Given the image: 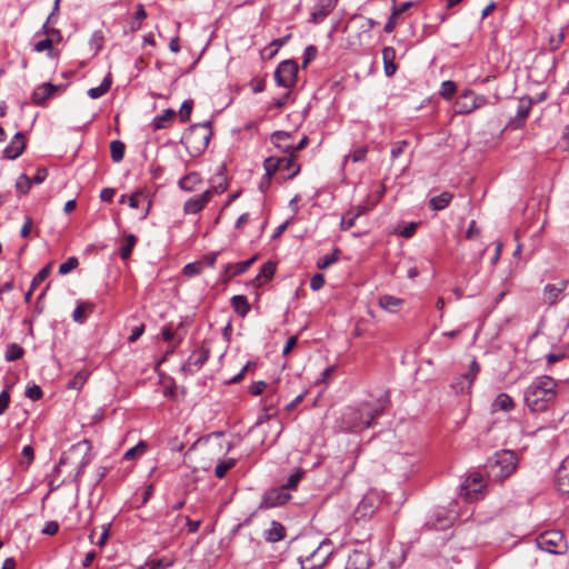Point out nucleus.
Masks as SVG:
<instances>
[{"label":"nucleus","mask_w":569,"mask_h":569,"mask_svg":"<svg viewBox=\"0 0 569 569\" xmlns=\"http://www.w3.org/2000/svg\"><path fill=\"white\" fill-rule=\"evenodd\" d=\"M559 383L549 376L536 377L523 390L525 406L531 412H545L556 401Z\"/></svg>","instance_id":"1"},{"label":"nucleus","mask_w":569,"mask_h":569,"mask_svg":"<svg viewBox=\"0 0 569 569\" xmlns=\"http://www.w3.org/2000/svg\"><path fill=\"white\" fill-rule=\"evenodd\" d=\"M381 402H362L348 407L341 415L340 429L346 432H360L372 427L375 419L383 412Z\"/></svg>","instance_id":"2"},{"label":"nucleus","mask_w":569,"mask_h":569,"mask_svg":"<svg viewBox=\"0 0 569 569\" xmlns=\"http://www.w3.org/2000/svg\"><path fill=\"white\" fill-rule=\"evenodd\" d=\"M517 468V457L510 450L496 452L486 463V472L495 481L508 478Z\"/></svg>","instance_id":"3"},{"label":"nucleus","mask_w":569,"mask_h":569,"mask_svg":"<svg viewBox=\"0 0 569 569\" xmlns=\"http://www.w3.org/2000/svg\"><path fill=\"white\" fill-rule=\"evenodd\" d=\"M211 136L210 122L197 123L188 129L182 137V141L188 149L199 153L208 147Z\"/></svg>","instance_id":"4"},{"label":"nucleus","mask_w":569,"mask_h":569,"mask_svg":"<svg viewBox=\"0 0 569 569\" xmlns=\"http://www.w3.org/2000/svg\"><path fill=\"white\" fill-rule=\"evenodd\" d=\"M332 555L329 542L322 541L315 549L298 557L300 569H322Z\"/></svg>","instance_id":"5"},{"label":"nucleus","mask_w":569,"mask_h":569,"mask_svg":"<svg viewBox=\"0 0 569 569\" xmlns=\"http://www.w3.org/2000/svg\"><path fill=\"white\" fill-rule=\"evenodd\" d=\"M537 547L551 555H565L568 551L567 540L560 530H547L536 538Z\"/></svg>","instance_id":"6"},{"label":"nucleus","mask_w":569,"mask_h":569,"mask_svg":"<svg viewBox=\"0 0 569 569\" xmlns=\"http://www.w3.org/2000/svg\"><path fill=\"white\" fill-rule=\"evenodd\" d=\"M487 102L488 99L485 96L476 94L471 90H466L456 99L455 108L457 113L468 114L486 106Z\"/></svg>","instance_id":"7"},{"label":"nucleus","mask_w":569,"mask_h":569,"mask_svg":"<svg viewBox=\"0 0 569 569\" xmlns=\"http://www.w3.org/2000/svg\"><path fill=\"white\" fill-rule=\"evenodd\" d=\"M298 64L293 60H284L274 71V80L278 86L290 89L295 86L298 76Z\"/></svg>","instance_id":"8"},{"label":"nucleus","mask_w":569,"mask_h":569,"mask_svg":"<svg viewBox=\"0 0 569 569\" xmlns=\"http://www.w3.org/2000/svg\"><path fill=\"white\" fill-rule=\"evenodd\" d=\"M371 558L363 543L357 545L349 553L346 561V569H369Z\"/></svg>","instance_id":"9"},{"label":"nucleus","mask_w":569,"mask_h":569,"mask_svg":"<svg viewBox=\"0 0 569 569\" xmlns=\"http://www.w3.org/2000/svg\"><path fill=\"white\" fill-rule=\"evenodd\" d=\"M480 372V366L476 359H472L469 370L459 376L452 383L451 388L456 393H463L471 389L478 373Z\"/></svg>","instance_id":"10"},{"label":"nucleus","mask_w":569,"mask_h":569,"mask_svg":"<svg viewBox=\"0 0 569 569\" xmlns=\"http://www.w3.org/2000/svg\"><path fill=\"white\" fill-rule=\"evenodd\" d=\"M209 357L210 351L208 348L200 347L196 349L183 363L182 371L189 375H194L204 366Z\"/></svg>","instance_id":"11"},{"label":"nucleus","mask_w":569,"mask_h":569,"mask_svg":"<svg viewBox=\"0 0 569 569\" xmlns=\"http://www.w3.org/2000/svg\"><path fill=\"white\" fill-rule=\"evenodd\" d=\"M216 192H218L216 189H208L201 194L189 198L183 203L184 214H196L202 211L203 208L210 202Z\"/></svg>","instance_id":"12"},{"label":"nucleus","mask_w":569,"mask_h":569,"mask_svg":"<svg viewBox=\"0 0 569 569\" xmlns=\"http://www.w3.org/2000/svg\"><path fill=\"white\" fill-rule=\"evenodd\" d=\"M78 455H82V457L78 463V470H77V475H76L77 477L83 472L84 468L91 462V460L93 458L92 452H91V445L89 441H87V440L80 441L70 448V451H69L70 457L78 456Z\"/></svg>","instance_id":"13"},{"label":"nucleus","mask_w":569,"mask_h":569,"mask_svg":"<svg viewBox=\"0 0 569 569\" xmlns=\"http://www.w3.org/2000/svg\"><path fill=\"white\" fill-rule=\"evenodd\" d=\"M291 496L281 487L267 491L261 500L260 508L270 509L284 505Z\"/></svg>","instance_id":"14"},{"label":"nucleus","mask_w":569,"mask_h":569,"mask_svg":"<svg viewBox=\"0 0 569 569\" xmlns=\"http://www.w3.org/2000/svg\"><path fill=\"white\" fill-rule=\"evenodd\" d=\"M568 286V280H560L557 283H548L543 288V300L549 306L556 305L563 298V292Z\"/></svg>","instance_id":"15"},{"label":"nucleus","mask_w":569,"mask_h":569,"mask_svg":"<svg viewBox=\"0 0 569 569\" xmlns=\"http://www.w3.org/2000/svg\"><path fill=\"white\" fill-rule=\"evenodd\" d=\"M532 107V100L529 97H522L519 99L517 113L513 119L510 120V126L515 129L521 128L530 112Z\"/></svg>","instance_id":"16"},{"label":"nucleus","mask_w":569,"mask_h":569,"mask_svg":"<svg viewBox=\"0 0 569 569\" xmlns=\"http://www.w3.org/2000/svg\"><path fill=\"white\" fill-rule=\"evenodd\" d=\"M26 148V140L22 132H17L10 143L4 148V158L14 160L22 154Z\"/></svg>","instance_id":"17"},{"label":"nucleus","mask_w":569,"mask_h":569,"mask_svg":"<svg viewBox=\"0 0 569 569\" xmlns=\"http://www.w3.org/2000/svg\"><path fill=\"white\" fill-rule=\"evenodd\" d=\"M337 1L338 0H319L311 11V21L319 23L325 20L336 7Z\"/></svg>","instance_id":"18"},{"label":"nucleus","mask_w":569,"mask_h":569,"mask_svg":"<svg viewBox=\"0 0 569 569\" xmlns=\"http://www.w3.org/2000/svg\"><path fill=\"white\" fill-rule=\"evenodd\" d=\"M556 486L559 492L569 495V456L563 459L556 472Z\"/></svg>","instance_id":"19"},{"label":"nucleus","mask_w":569,"mask_h":569,"mask_svg":"<svg viewBox=\"0 0 569 569\" xmlns=\"http://www.w3.org/2000/svg\"><path fill=\"white\" fill-rule=\"evenodd\" d=\"M483 488V478L480 473H472L463 482V489L468 499H477Z\"/></svg>","instance_id":"20"},{"label":"nucleus","mask_w":569,"mask_h":569,"mask_svg":"<svg viewBox=\"0 0 569 569\" xmlns=\"http://www.w3.org/2000/svg\"><path fill=\"white\" fill-rule=\"evenodd\" d=\"M58 89L59 87L52 83H43L37 87L32 92V102L38 106L44 104L47 100L57 92Z\"/></svg>","instance_id":"21"},{"label":"nucleus","mask_w":569,"mask_h":569,"mask_svg":"<svg viewBox=\"0 0 569 569\" xmlns=\"http://www.w3.org/2000/svg\"><path fill=\"white\" fill-rule=\"evenodd\" d=\"M292 133L286 131H276L271 134V142L283 153L292 156Z\"/></svg>","instance_id":"22"},{"label":"nucleus","mask_w":569,"mask_h":569,"mask_svg":"<svg viewBox=\"0 0 569 569\" xmlns=\"http://www.w3.org/2000/svg\"><path fill=\"white\" fill-rule=\"evenodd\" d=\"M94 303L90 301H79L72 312V320L77 323H84L89 316L94 311Z\"/></svg>","instance_id":"23"},{"label":"nucleus","mask_w":569,"mask_h":569,"mask_svg":"<svg viewBox=\"0 0 569 569\" xmlns=\"http://www.w3.org/2000/svg\"><path fill=\"white\" fill-rule=\"evenodd\" d=\"M395 59H396L395 48L385 47L382 49V61H383V71L387 77H392L398 70V66L395 63Z\"/></svg>","instance_id":"24"},{"label":"nucleus","mask_w":569,"mask_h":569,"mask_svg":"<svg viewBox=\"0 0 569 569\" xmlns=\"http://www.w3.org/2000/svg\"><path fill=\"white\" fill-rule=\"evenodd\" d=\"M256 259H257V257L253 256L246 261L226 264V267H224L226 277L233 278V277L244 273L251 267V264L256 261Z\"/></svg>","instance_id":"25"},{"label":"nucleus","mask_w":569,"mask_h":569,"mask_svg":"<svg viewBox=\"0 0 569 569\" xmlns=\"http://www.w3.org/2000/svg\"><path fill=\"white\" fill-rule=\"evenodd\" d=\"M202 183V178L198 172H189L188 174L183 176L178 181V187L186 191V192H192L197 190V188Z\"/></svg>","instance_id":"26"},{"label":"nucleus","mask_w":569,"mask_h":569,"mask_svg":"<svg viewBox=\"0 0 569 569\" xmlns=\"http://www.w3.org/2000/svg\"><path fill=\"white\" fill-rule=\"evenodd\" d=\"M286 528L278 521H272L270 528L263 533V538L268 542H278L284 539Z\"/></svg>","instance_id":"27"},{"label":"nucleus","mask_w":569,"mask_h":569,"mask_svg":"<svg viewBox=\"0 0 569 569\" xmlns=\"http://www.w3.org/2000/svg\"><path fill=\"white\" fill-rule=\"evenodd\" d=\"M276 272V264L272 261H267L262 264L260 272L254 278V283L257 287L262 286L267 281H269Z\"/></svg>","instance_id":"28"},{"label":"nucleus","mask_w":569,"mask_h":569,"mask_svg":"<svg viewBox=\"0 0 569 569\" xmlns=\"http://www.w3.org/2000/svg\"><path fill=\"white\" fill-rule=\"evenodd\" d=\"M290 164V160H281L280 158L269 157L264 160L263 167L266 170L267 182L270 181L271 177L281 168V164Z\"/></svg>","instance_id":"29"},{"label":"nucleus","mask_w":569,"mask_h":569,"mask_svg":"<svg viewBox=\"0 0 569 569\" xmlns=\"http://www.w3.org/2000/svg\"><path fill=\"white\" fill-rule=\"evenodd\" d=\"M111 84L112 77L111 73H108L98 87H93L88 90V96L91 99H99L110 90Z\"/></svg>","instance_id":"30"},{"label":"nucleus","mask_w":569,"mask_h":569,"mask_svg":"<svg viewBox=\"0 0 569 569\" xmlns=\"http://www.w3.org/2000/svg\"><path fill=\"white\" fill-rule=\"evenodd\" d=\"M176 117V111L172 109L164 110L163 113L158 114L152 120V126L156 130L166 129L170 126Z\"/></svg>","instance_id":"31"},{"label":"nucleus","mask_w":569,"mask_h":569,"mask_svg":"<svg viewBox=\"0 0 569 569\" xmlns=\"http://www.w3.org/2000/svg\"><path fill=\"white\" fill-rule=\"evenodd\" d=\"M513 407H515V401L507 393L498 395L492 402L493 411L501 410V411L508 412V411L512 410Z\"/></svg>","instance_id":"32"},{"label":"nucleus","mask_w":569,"mask_h":569,"mask_svg":"<svg viewBox=\"0 0 569 569\" xmlns=\"http://www.w3.org/2000/svg\"><path fill=\"white\" fill-rule=\"evenodd\" d=\"M231 307L240 317H246L250 311V305L244 296L237 295L231 298Z\"/></svg>","instance_id":"33"},{"label":"nucleus","mask_w":569,"mask_h":569,"mask_svg":"<svg viewBox=\"0 0 569 569\" xmlns=\"http://www.w3.org/2000/svg\"><path fill=\"white\" fill-rule=\"evenodd\" d=\"M452 198H453L452 193L447 192V191L441 192L439 196L432 197L429 200V207L432 210H437V211L443 210L445 208H447L449 206Z\"/></svg>","instance_id":"34"},{"label":"nucleus","mask_w":569,"mask_h":569,"mask_svg":"<svg viewBox=\"0 0 569 569\" xmlns=\"http://www.w3.org/2000/svg\"><path fill=\"white\" fill-rule=\"evenodd\" d=\"M137 240V237L131 233L124 237L123 244L119 249V254L122 260H128L130 258Z\"/></svg>","instance_id":"35"},{"label":"nucleus","mask_w":569,"mask_h":569,"mask_svg":"<svg viewBox=\"0 0 569 569\" xmlns=\"http://www.w3.org/2000/svg\"><path fill=\"white\" fill-rule=\"evenodd\" d=\"M401 305L402 300L393 296L385 295L379 299V306L389 312H396Z\"/></svg>","instance_id":"36"},{"label":"nucleus","mask_w":569,"mask_h":569,"mask_svg":"<svg viewBox=\"0 0 569 569\" xmlns=\"http://www.w3.org/2000/svg\"><path fill=\"white\" fill-rule=\"evenodd\" d=\"M281 160H290V164L283 163L281 164L280 170L287 172V178L292 179L300 172V166L296 162V154H287L286 157L280 158Z\"/></svg>","instance_id":"37"},{"label":"nucleus","mask_w":569,"mask_h":569,"mask_svg":"<svg viewBox=\"0 0 569 569\" xmlns=\"http://www.w3.org/2000/svg\"><path fill=\"white\" fill-rule=\"evenodd\" d=\"M124 151H126V146H124V143L122 141H120V140L111 141V143H110V153H111V159L114 162L122 161V159L124 157Z\"/></svg>","instance_id":"38"},{"label":"nucleus","mask_w":569,"mask_h":569,"mask_svg":"<svg viewBox=\"0 0 569 569\" xmlns=\"http://www.w3.org/2000/svg\"><path fill=\"white\" fill-rule=\"evenodd\" d=\"M147 12L143 4L139 3L137 6V10L134 12L133 19L130 21V30L132 32L139 30L141 28L142 20L146 19Z\"/></svg>","instance_id":"39"},{"label":"nucleus","mask_w":569,"mask_h":569,"mask_svg":"<svg viewBox=\"0 0 569 569\" xmlns=\"http://www.w3.org/2000/svg\"><path fill=\"white\" fill-rule=\"evenodd\" d=\"M305 477V471L302 469H298L296 472L290 475L286 481V483L282 485V488L288 490H296L301 479Z\"/></svg>","instance_id":"40"},{"label":"nucleus","mask_w":569,"mask_h":569,"mask_svg":"<svg viewBox=\"0 0 569 569\" xmlns=\"http://www.w3.org/2000/svg\"><path fill=\"white\" fill-rule=\"evenodd\" d=\"M53 42H54V39L53 38H46L39 42H37L33 47L34 51L37 52H42V51H48V56L50 58H56L57 57V53L54 52V50L52 49V46H53Z\"/></svg>","instance_id":"41"},{"label":"nucleus","mask_w":569,"mask_h":569,"mask_svg":"<svg viewBox=\"0 0 569 569\" xmlns=\"http://www.w3.org/2000/svg\"><path fill=\"white\" fill-rule=\"evenodd\" d=\"M147 451V443L143 442V441H140L137 446L128 449L124 455H123V459L124 460H133L138 457H141L142 455H144Z\"/></svg>","instance_id":"42"},{"label":"nucleus","mask_w":569,"mask_h":569,"mask_svg":"<svg viewBox=\"0 0 569 569\" xmlns=\"http://www.w3.org/2000/svg\"><path fill=\"white\" fill-rule=\"evenodd\" d=\"M24 353L22 347L17 343H10L6 349L4 358L7 361H16L20 359Z\"/></svg>","instance_id":"43"},{"label":"nucleus","mask_w":569,"mask_h":569,"mask_svg":"<svg viewBox=\"0 0 569 569\" xmlns=\"http://www.w3.org/2000/svg\"><path fill=\"white\" fill-rule=\"evenodd\" d=\"M234 459H228L219 461L214 468V476L219 479H222L228 470H230L234 466Z\"/></svg>","instance_id":"44"},{"label":"nucleus","mask_w":569,"mask_h":569,"mask_svg":"<svg viewBox=\"0 0 569 569\" xmlns=\"http://www.w3.org/2000/svg\"><path fill=\"white\" fill-rule=\"evenodd\" d=\"M368 148L366 146L355 149L352 152L345 157L343 162L346 163L349 159L353 162H363L367 158Z\"/></svg>","instance_id":"45"},{"label":"nucleus","mask_w":569,"mask_h":569,"mask_svg":"<svg viewBox=\"0 0 569 569\" xmlns=\"http://www.w3.org/2000/svg\"><path fill=\"white\" fill-rule=\"evenodd\" d=\"M339 250L336 249L331 254H326L318 259L317 268L326 269L338 261Z\"/></svg>","instance_id":"46"},{"label":"nucleus","mask_w":569,"mask_h":569,"mask_svg":"<svg viewBox=\"0 0 569 569\" xmlns=\"http://www.w3.org/2000/svg\"><path fill=\"white\" fill-rule=\"evenodd\" d=\"M22 459L20 460V465L23 466L26 469L31 466L34 459V450L33 448L28 445L22 448L21 451Z\"/></svg>","instance_id":"47"},{"label":"nucleus","mask_w":569,"mask_h":569,"mask_svg":"<svg viewBox=\"0 0 569 569\" xmlns=\"http://www.w3.org/2000/svg\"><path fill=\"white\" fill-rule=\"evenodd\" d=\"M52 264L44 266L32 279L31 288L36 289L41 282H43L51 272Z\"/></svg>","instance_id":"48"},{"label":"nucleus","mask_w":569,"mask_h":569,"mask_svg":"<svg viewBox=\"0 0 569 569\" xmlns=\"http://www.w3.org/2000/svg\"><path fill=\"white\" fill-rule=\"evenodd\" d=\"M193 101L184 100L179 110V117L181 122H187L190 120V116L192 112Z\"/></svg>","instance_id":"49"},{"label":"nucleus","mask_w":569,"mask_h":569,"mask_svg":"<svg viewBox=\"0 0 569 569\" xmlns=\"http://www.w3.org/2000/svg\"><path fill=\"white\" fill-rule=\"evenodd\" d=\"M456 83L453 81L447 80L441 83L440 96L445 99H450L456 92Z\"/></svg>","instance_id":"50"},{"label":"nucleus","mask_w":569,"mask_h":569,"mask_svg":"<svg viewBox=\"0 0 569 569\" xmlns=\"http://www.w3.org/2000/svg\"><path fill=\"white\" fill-rule=\"evenodd\" d=\"M563 40H565V30L561 29L556 34L550 36V38H549V49L551 51L558 50L561 47Z\"/></svg>","instance_id":"51"},{"label":"nucleus","mask_w":569,"mask_h":569,"mask_svg":"<svg viewBox=\"0 0 569 569\" xmlns=\"http://www.w3.org/2000/svg\"><path fill=\"white\" fill-rule=\"evenodd\" d=\"M202 270V262L200 261H196V262H191V263H188L183 267V274L187 276V277H194V276H198Z\"/></svg>","instance_id":"52"},{"label":"nucleus","mask_w":569,"mask_h":569,"mask_svg":"<svg viewBox=\"0 0 569 569\" xmlns=\"http://www.w3.org/2000/svg\"><path fill=\"white\" fill-rule=\"evenodd\" d=\"M78 264H79L78 259L76 257H70L67 259V261H64L63 263L60 264L59 273L67 274L70 271H72L73 269H76L78 267Z\"/></svg>","instance_id":"53"},{"label":"nucleus","mask_w":569,"mask_h":569,"mask_svg":"<svg viewBox=\"0 0 569 569\" xmlns=\"http://www.w3.org/2000/svg\"><path fill=\"white\" fill-rule=\"evenodd\" d=\"M16 188L20 193H27L31 188V180L26 174H22L18 178Z\"/></svg>","instance_id":"54"},{"label":"nucleus","mask_w":569,"mask_h":569,"mask_svg":"<svg viewBox=\"0 0 569 569\" xmlns=\"http://www.w3.org/2000/svg\"><path fill=\"white\" fill-rule=\"evenodd\" d=\"M42 390L38 385L28 386L26 389V397L30 400H39L42 398Z\"/></svg>","instance_id":"55"},{"label":"nucleus","mask_w":569,"mask_h":569,"mask_svg":"<svg viewBox=\"0 0 569 569\" xmlns=\"http://www.w3.org/2000/svg\"><path fill=\"white\" fill-rule=\"evenodd\" d=\"M407 147H408V142L405 140L396 142L391 149L392 159L395 160V159L399 158L405 152Z\"/></svg>","instance_id":"56"},{"label":"nucleus","mask_w":569,"mask_h":569,"mask_svg":"<svg viewBox=\"0 0 569 569\" xmlns=\"http://www.w3.org/2000/svg\"><path fill=\"white\" fill-rule=\"evenodd\" d=\"M42 33L47 34V38H53L54 41L61 40V33L58 29L50 28L48 23H43L41 31Z\"/></svg>","instance_id":"57"},{"label":"nucleus","mask_w":569,"mask_h":569,"mask_svg":"<svg viewBox=\"0 0 569 569\" xmlns=\"http://www.w3.org/2000/svg\"><path fill=\"white\" fill-rule=\"evenodd\" d=\"M325 286V277L322 273H316L310 279V288L313 291L320 290Z\"/></svg>","instance_id":"58"},{"label":"nucleus","mask_w":569,"mask_h":569,"mask_svg":"<svg viewBox=\"0 0 569 569\" xmlns=\"http://www.w3.org/2000/svg\"><path fill=\"white\" fill-rule=\"evenodd\" d=\"M318 50L315 46H308L303 52L302 66L306 67L311 60L317 57Z\"/></svg>","instance_id":"59"},{"label":"nucleus","mask_w":569,"mask_h":569,"mask_svg":"<svg viewBox=\"0 0 569 569\" xmlns=\"http://www.w3.org/2000/svg\"><path fill=\"white\" fill-rule=\"evenodd\" d=\"M10 405V393L8 390H3L0 393V416L6 412Z\"/></svg>","instance_id":"60"},{"label":"nucleus","mask_w":569,"mask_h":569,"mask_svg":"<svg viewBox=\"0 0 569 569\" xmlns=\"http://www.w3.org/2000/svg\"><path fill=\"white\" fill-rule=\"evenodd\" d=\"M58 530H59V525L57 521H48V522H46L41 532L43 535L53 536L58 532Z\"/></svg>","instance_id":"61"},{"label":"nucleus","mask_w":569,"mask_h":569,"mask_svg":"<svg viewBox=\"0 0 569 569\" xmlns=\"http://www.w3.org/2000/svg\"><path fill=\"white\" fill-rule=\"evenodd\" d=\"M144 332V325L141 323L132 328L130 336L128 337L129 342H136Z\"/></svg>","instance_id":"62"},{"label":"nucleus","mask_w":569,"mask_h":569,"mask_svg":"<svg viewBox=\"0 0 569 569\" xmlns=\"http://www.w3.org/2000/svg\"><path fill=\"white\" fill-rule=\"evenodd\" d=\"M267 387V383L262 380L260 381H256L253 382L250 387H249V391L252 396H259L263 392V390L266 389Z\"/></svg>","instance_id":"63"},{"label":"nucleus","mask_w":569,"mask_h":569,"mask_svg":"<svg viewBox=\"0 0 569 569\" xmlns=\"http://www.w3.org/2000/svg\"><path fill=\"white\" fill-rule=\"evenodd\" d=\"M417 227L418 224L416 222H410L399 231V234L405 238H410L415 234Z\"/></svg>","instance_id":"64"}]
</instances>
